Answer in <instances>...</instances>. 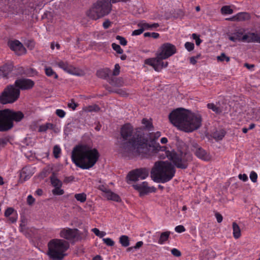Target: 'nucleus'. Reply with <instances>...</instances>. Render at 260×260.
<instances>
[{
    "label": "nucleus",
    "mask_w": 260,
    "mask_h": 260,
    "mask_svg": "<svg viewBox=\"0 0 260 260\" xmlns=\"http://www.w3.org/2000/svg\"><path fill=\"white\" fill-rule=\"evenodd\" d=\"M60 152H61V149L58 146L55 145V146H54L53 153V155L55 158H57L59 157V155L60 153Z\"/></svg>",
    "instance_id": "obj_38"
},
{
    "label": "nucleus",
    "mask_w": 260,
    "mask_h": 260,
    "mask_svg": "<svg viewBox=\"0 0 260 260\" xmlns=\"http://www.w3.org/2000/svg\"><path fill=\"white\" fill-rule=\"evenodd\" d=\"M45 70V74L47 76L51 77L52 76H54V79L58 78V75L55 72L53 71L51 67H46Z\"/></svg>",
    "instance_id": "obj_32"
},
{
    "label": "nucleus",
    "mask_w": 260,
    "mask_h": 260,
    "mask_svg": "<svg viewBox=\"0 0 260 260\" xmlns=\"http://www.w3.org/2000/svg\"><path fill=\"white\" fill-rule=\"evenodd\" d=\"M193 147L194 149L192 150L197 157L205 161H209L211 159V157L210 154L199 146L198 144H193Z\"/></svg>",
    "instance_id": "obj_14"
},
{
    "label": "nucleus",
    "mask_w": 260,
    "mask_h": 260,
    "mask_svg": "<svg viewBox=\"0 0 260 260\" xmlns=\"http://www.w3.org/2000/svg\"><path fill=\"white\" fill-rule=\"evenodd\" d=\"M50 179L51 184L54 187L62 186V182L56 177L54 173H52V175L50 177Z\"/></svg>",
    "instance_id": "obj_27"
},
{
    "label": "nucleus",
    "mask_w": 260,
    "mask_h": 260,
    "mask_svg": "<svg viewBox=\"0 0 260 260\" xmlns=\"http://www.w3.org/2000/svg\"><path fill=\"white\" fill-rule=\"evenodd\" d=\"M69 247V243L64 240L52 239L48 243L47 255L52 260H62L67 255L65 252Z\"/></svg>",
    "instance_id": "obj_5"
},
{
    "label": "nucleus",
    "mask_w": 260,
    "mask_h": 260,
    "mask_svg": "<svg viewBox=\"0 0 260 260\" xmlns=\"http://www.w3.org/2000/svg\"><path fill=\"white\" fill-rule=\"evenodd\" d=\"M207 108L212 110L216 114L219 115L222 113H226L228 111V107L226 104L209 103L207 104Z\"/></svg>",
    "instance_id": "obj_16"
},
{
    "label": "nucleus",
    "mask_w": 260,
    "mask_h": 260,
    "mask_svg": "<svg viewBox=\"0 0 260 260\" xmlns=\"http://www.w3.org/2000/svg\"><path fill=\"white\" fill-rule=\"evenodd\" d=\"M119 242L123 247H127L129 245V240L128 236L122 235L119 238Z\"/></svg>",
    "instance_id": "obj_30"
},
{
    "label": "nucleus",
    "mask_w": 260,
    "mask_h": 260,
    "mask_svg": "<svg viewBox=\"0 0 260 260\" xmlns=\"http://www.w3.org/2000/svg\"><path fill=\"white\" fill-rule=\"evenodd\" d=\"M87 235V231L84 233L81 232L77 229L66 228L62 229L59 233L61 238L68 240H74L75 241H81L85 239Z\"/></svg>",
    "instance_id": "obj_8"
},
{
    "label": "nucleus",
    "mask_w": 260,
    "mask_h": 260,
    "mask_svg": "<svg viewBox=\"0 0 260 260\" xmlns=\"http://www.w3.org/2000/svg\"><path fill=\"white\" fill-rule=\"evenodd\" d=\"M14 212V210L13 208H8L5 212V216L7 217L10 216L11 215H13Z\"/></svg>",
    "instance_id": "obj_47"
},
{
    "label": "nucleus",
    "mask_w": 260,
    "mask_h": 260,
    "mask_svg": "<svg viewBox=\"0 0 260 260\" xmlns=\"http://www.w3.org/2000/svg\"><path fill=\"white\" fill-rule=\"evenodd\" d=\"M111 72V70L109 68H105L98 70L96 73V75L100 78L108 81L110 78L109 76Z\"/></svg>",
    "instance_id": "obj_21"
},
{
    "label": "nucleus",
    "mask_w": 260,
    "mask_h": 260,
    "mask_svg": "<svg viewBox=\"0 0 260 260\" xmlns=\"http://www.w3.org/2000/svg\"><path fill=\"white\" fill-rule=\"evenodd\" d=\"M250 179L251 181L253 183H255L257 181V175L254 171H252L250 174Z\"/></svg>",
    "instance_id": "obj_44"
},
{
    "label": "nucleus",
    "mask_w": 260,
    "mask_h": 260,
    "mask_svg": "<svg viewBox=\"0 0 260 260\" xmlns=\"http://www.w3.org/2000/svg\"><path fill=\"white\" fill-rule=\"evenodd\" d=\"M100 157L99 151L87 145L76 146L72 152V159L76 166L82 169L92 167Z\"/></svg>",
    "instance_id": "obj_3"
},
{
    "label": "nucleus",
    "mask_w": 260,
    "mask_h": 260,
    "mask_svg": "<svg viewBox=\"0 0 260 260\" xmlns=\"http://www.w3.org/2000/svg\"><path fill=\"white\" fill-rule=\"evenodd\" d=\"M10 49L14 51L17 55H22L25 54L26 50L23 44L18 40H14L8 42Z\"/></svg>",
    "instance_id": "obj_12"
},
{
    "label": "nucleus",
    "mask_w": 260,
    "mask_h": 260,
    "mask_svg": "<svg viewBox=\"0 0 260 260\" xmlns=\"http://www.w3.org/2000/svg\"><path fill=\"white\" fill-rule=\"evenodd\" d=\"M175 230V231L178 233H182L185 231V228L183 225H178V226H176Z\"/></svg>",
    "instance_id": "obj_54"
},
{
    "label": "nucleus",
    "mask_w": 260,
    "mask_h": 260,
    "mask_svg": "<svg viewBox=\"0 0 260 260\" xmlns=\"http://www.w3.org/2000/svg\"><path fill=\"white\" fill-rule=\"evenodd\" d=\"M143 244V242L142 241H139L138 242L135 246H134L135 249H138L140 248Z\"/></svg>",
    "instance_id": "obj_61"
},
{
    "label": "nucleus",
    "mask_w": 260,
    "mask_h": 260,
    "mask_svg": "<svg viewBox=\"0 0 260 260\" xmlns=\"http://www.w3.org/2000/svg\"><path fill=\"white\" fill-rule=\"evenodd\" d=\"M244 67H246L248 69L251 70L254 67V65L252 64H249L247 63H244Z\"/></svg>",
    "instance_id": "obj_62"
},
{
    "label": "nucleus",
    "mask_w": 260,
    "mask_h": 260,
    "mask_svg": "<svg viewBox=\"0 0 260 260\" xmlns=\"http://www.w3.org/2000/svg\"><path fill=\"white\" fill-rule=\"evenodd\" d=\"M176 52L177 49L175 45L170 43H165L159 47L156 53L159 54L160 58L167 59Z\"/></svg>",
    "instance_id": "obj_9"
},
{
    "label": "nucleus",
    "mask_w": 260,
    "mask_h": 260,
    "mask_svg": "<svg viewBox=\"0 0 260 260\" xmlns=\"http://www.w3.org/2000/svg\"><path fill=\"white\" fill-rule=\"evenodd\" d=\"M4 111V132L11 129L14 126L13 122H19L24 117V114L20 111H15L5 109Z\"/></svg>",
    "instance_id": "obj_6"
},
{
    "label": "nucleus",
    "mask_w": 260,
    "mask_h": 260,
    "mask_svg": "<svg viewBox=\"0 0 260 260\" xmlns=\"http://www.w3.org/2000/svg\"><path fill=\"white\" fill-rule=\"evenodd\" d=\"M74 179V177L72 176L69 177H66L63 180L64 183H68L72 181Z\"/></svg>",
    "instance_id": "obj_58"
},
{
    "label": "nucleus",
    "mask_w": 260,
    "mask_h": 260,
    "mask_svg": "<svg viewBox=\"0 0 260 260\" xmlns=\"http://www.w3.org/2000/svg\"><path fill=\"white\" fill-rule=\"evenodd\" d=\"M35 85L34 82L29 79L22 78L15 82V86L18 89L28 90L32 88Z\"/></svg>",
    "instance_id": "obj_13"
},
{
    "label": "nucleus",
    "mask_w": 260,
    "mask_h": 260,
    "mask_svg": "<svg viewBox=\"0 0 260 260\" xmlns=\"http://www.w3.org/2000/svg\"><path fill=\"white\" fill-rule=\"evenodd\" d=\"M111 22L109 20H106L103 24V26L104 28L107 29L111 25Z\"/></svg>",
    "instance_id": "obj_57"
},
{
    "label": "nucleus",
    "mask_w": 260,
    "mask_h": 260,
    "mask_svg": "<svg viewBox=\"0 0 260 260\" xmlns=\"http://www.w3.org/2000/svg\"><path fill=\"white\" fill-rule=\"evenodd\" d=\"M215 216L216 218V219H217V221L218 222V223H220L222 222V219H223V217H222V216L221 214H220V213H216L215 214Z\"/></svg>",
    "instance_id": "obj_56"
},
{
    "label": "nucleus",
    "mask_w": 260,
    "mask_h": 260,
    "mask_svg": "<svg viewBox=\"0 0 260 260\" xmlns=\"http://www.w3.org/2000/svg\"><path fill=\"white\" fill-rule=\"evenodd\" d=\"M142 128L138 127L134 130L130 123H126L120 128V137L118 141L119 152L123 156L145 157L149 155L150 149L152 148L154 153H158L161 159L168 158L177 168L185 169L188 163L192 159L191 154L188 152L166 150L165 146H161L158 143L151 146L149 144V139L152 142L161 136L160 132L145 134Z\"/></svg>",
    "instance_id": "obj_1"
},
{
    "label": "nucleus",
    "mask_w": 260,
    "mask_h": 260,
    "mask_svg": "<svg viewBox=\"0 0 260 260\" xmlns=\"http://www.w3.org/2000/svg\"><path fill=\"white\" fill-rule=\"evenodd\" d=\"M98 188L105 193V194H106L107 193V192H108L110 189L107 188L104 185H100L98 187Z\"/></svg>",
    "instance_id": "obj_52"
},
{
    "label": "nucleus",
    "mask_w": 260,
    "mask_h": 260,
    "mask_svg": "<svg viewBox=\"0 0 260 260\" xmlns=\"http://www.w3.org/2000/svg\"><path fill=\"white\" fill-rule=\"evenodd\" d=\"M9 220L11 221V223H14L17 220V215H14V214L12 215L11 217H10L9 218Z\"/></svg>",
    "instance_id": "obj_60"
},
{
    "label": "nucleus",
    "mask_w": 260,
    "mask_h": 260,
    "mask_svg": "<svg viewBox=\"0 0 260 260\" xmlns=\"http://www.w3.org/2000/svg\"><path fill=\"white\" fill-rule=\"evenodd\" d=\"M244 31L242 29L236 30L235 31L229 35V39L233 42L242 41L243 42V36L244 35Z\"/></svg>",
    "instance_id": "obj_19"
},
{
    "label": "nucleus",
    "mask_w": 260,
    "mask_h": 260,
    "mask_svg": "<svg viewBox=\"0 0 260 260\" xmlns=\"http://www.w3.org/2000/svg\"><path fill=\"white\" fill-rule=\"evenodd\" d=\"M144 30V28H141L135 30L133 31L132 35L137 36L141 34Z\"/></svg>",
    "instance_id": "obj_55"
},
{
    "label": "nucleus",
    "mask_w": 260,
    "mask_h": 260,
    "mask_svg": "<svg viewBox=\"0 0 260 260\" xmlns=\"http://www.w3.org/2000/svg\"><path fill=\"white\" fill-rule=\"evenodd\" d=\"M14 85H8L0 95V103L2 104L13 103L19 97L20 90Z\"/></svg>",
    "instance_id": "obj_7"
},
{
    "label": "nucleus",
    "mask_w": 260,
    "mask_h": 260,
    "mask_svg": "<svg viewBox=\"0 0 260 260\" xmlns=\"http://www.w3.org/2000/svg\"><path fill=\"white\" fill-rule=\"evenodd\" d=\"M54 125L51 123H46L45 124L41 125L39 126V132H45L48 129H53Z\"/></svg>",
    "instance_id": "obj_31"
},
{
    "label": "nucleus",
    "mask_w": 260,
    "mask_h": 260,
    "mask_svg": "<svg viewBox=\"0 0 260 260\" xmlns=\"http://www.w3.org/2000/svg\"><path fill=\"white\" fill-rule=\"evenodd\" d=\"M190 62L192 64H195L197 63V60L194 56L190 58Z\"/></svg>",
    "instance_id": "obj_64"
},
{
    "label": "nucleus",
    "mask_w": 260,
    "mask_h": 260,
    "mask_svg": "<svg viewBox=\"0 0 260 260\" xmlns=\"http://www.w3.org/2000/svg\"><path fill=\"white\" fill-rule=\"evenodd\" d=\"M4 111L0 110V132H4Z\"/></svg>",
    "instance_id": "obj_40"
},
{
    "label": "nucleus",
    "mask_w": 260,
    "mask_h": 260,
    "mask_svg": "<svg viewBox=\"0 0 260 260\" xmlns=\"http://www.w3.org/2000/svg\"><path fill=\"white\" fill-rule=\"evenodd\" d=\"M221 12L223 14H231L233 13V10L230 6H224L221 8Z\"/></svg>",
    "instance_id": "obj_35"
},
{
    "label": "nucleus",
    "mask_w": 260,
    "mask_h": 260,
    "mask_svg": "<svg viewBox=\"0 0 260 260\" xmlns=\"http://www.w3.org/2000/svg\"><path fill=\"white\" fill-rule=\"evenodd\" d=\"M142 123L144 125V128L148 131H151L153 129L152 123L151 121L146 118H143L142 120Z\"/></svg>",
    "instance_id": "obj_29"
},
{
    "label": "nucleus",
    "mask_w": 260,
    "mask_h": 260,
    "mask_svg": "<svg viewBox=\"0 0 260 260\" xmlns=\"http://www.w3.org/2000/svg\"><path fill=\"white\" fill-rule=\"evenodd\" d=\"M52 193L54 195H62L64 193V190L61 189V187H56L52 190Z\"/></svg>",
    "instance_id": "obj_39"
},
{
    "label": "nucleus",
    "mask_w": 260,
    "mask_h": 260,
    "mask_svg": "<svg viewBox=\"0 0 260 260\" xmlns=\"http://www.w3.org/2000/svg\"><path fill=\"white\" fill-rule=\"evenodd\" d=\"M87 112H98L100 108L97 105H93L86 107L85 109Z\"/></svg>",
    "instance_id": "obj_34"
},
{
    "label": "nucleus",
    "mask_w": 260,
    "mask_h": 260,
    "mask_svg": "<svg viewBox=\"0 0 260 260\" xmlns=\"http://www.w3.org/2000/svg\"><path fill=\"white\" fill-rule=\"evenodd\" d=\"M169 118L175 126L186 133L192 132L202 126L201 114L182 108L172 111L169 115Z\"/></svg>",
    "instance_id": "obj_2"
},
{
    "label": "nucleus",
    "mask_w": 260,
    "mask_h": 260,
    "mask_svg": "<svg viewBox=\"0 0 260 260\" xmlns=\"http://www.w3.org/2000/svg\"><path fill=\"white\" fill-rule=\"evenodd\" d=\"M116 39L119 41L120 44L122 46H125L127 44V41L126 39L120 36H117Z\"/></svg>",
    "instance_id": "obj_42"
},
{
    "label": "nucleus",
    "mask_w": 260,
    "mask_h": 260,
    "mask_svg": "<svg viewBox=\"0 0 260 260\" xmlns=\"http://www.w3.org/2000/svg\"><path fill=\"white\" fill-rule=\"evenodd\" d=\"M232 228L233 230L234 237L236 239H239L241 236V230L239 226L236 222H234L232 224Z\"/></svg>",
    "instance_id": "obj_26"
},
{
    "label": "nucleus",
    "mask_w": 260,
    "mask_h": 260,
    "mask_svg": "<svg viewBox=\"0 0 260 260\" xmlns=\"http://www.w3.org/2000/svg\"><path fill=\"white\" fill-rule=\"evenodd\" d=\"M243 42L260 43V35L254 32H251L248 35L245 34L243 36Z\"/></svg>",
    "instance_id": "obj_18"
},
{
    "label": "nucleus",
    "mask_w": 260,
    "mask_h": 260,
    "mask_svg": "<svg viewBox=\"0 0 260 260\" xmlns=\"http://www.w3.org/2000/svg\"><path fill=\"white\" fill-rule=\"evenodd\" d=\"M91 231L97 236H98V235L100 234V231L97 228H93L91 230Z\"/></svg>",
    "instance_id": "obj_63"
},
{
    "label": "nucleus",
    "mask_w": 260,
    "mask_h": 260,
    "mask_svg": "<svg viewBox=\"0 0 260 260\" xmlns=\"http://www.w3.org/2000/svg\"><path fill=\"white\" fill-rule=\"evenodd\" d=\"M110 84L114 86L120 87L123 86V82L121 78L116 77H110L108 80Z\"/></svg>",
    "instance_id": "obj_23"
},
{
    "label": "nucleus",
    "mask_w": 260,
    "mask_h": 260,
    "mask_svg": "<svg viewBox=\"0 0 260 260\" xmlns=\"http://www.w3.org/2000/svg\"><path fill=\"white\" fill-rule=\"evenodd\" d=\"M149 174V169L146 168H142L130 171L127 174L126 178L129 181H137L139 179H145L148 176Z\"/></svg>",
    "instance_id": "obj_10"
},
{
    "label": "nucleus",
    "mask_w": 260,
    "mask_h": 260,
    "mask_svg": "<svg viewBox=\"0 0 260 260\" xmlns=\"http://www.w3.org/2000/svg\"><path fill=\"white\" fill-rule=\"evenodd\" d=\"M226 132L224 130L221 129L216 130L212 133V137L216 141L221 140L224 137Z\"/></svg>",
    "instance_id": "obj_25"
},
{
    "label": "nucleus",
    "mask_w": 260,
    "mask_h": 260,
    "mask_svg": "<svg viewBox=\"0 0 260 260\" xmlns=\"http://www.w3.org/2000/svg\"><path fill=\"white\" fill-rule=\"evenodd\" d=\"M156 56L154 58H150L145 59V63L152 66L155 71L159 72L163 68H166L168 65L167 61H164V59L160 58L159 54L156 53Z\"/></svg>",
    "instance_id": "obj_11"
},
{
    "label": "nucleus",
    "mask_w": 260,
    "mask_h": 260,
    "mask_svg": "<svg viewBox=\"0 0 260 260\" xmlns=\"http://www.w3.org/2000/svg\"><path fill=\"white\" fill-rule=\"evenodd\" d=\"M110 91L111 92L116 93H117L121 96H126L127 95L126 92L124 90H123L122 89H116L115 90H111Z\"/></svg>",
    "instance_id": "obj_45"
},
{
    "label": "nucleus",
    "mask_w": 260,
    "mask_h": 260,
    "mask_svg": "<svg viewBox=\"0 0 260 260\" xmlns=\"http://www.w3.org/2000/svg\"><path fill=\"white\" fill-rule=\"evenodd\" d=\"M104 242L109 246H113L114 245V242L111 238H104L103 239Z\"/></svg>",
    "instance_id": "obj_41"
},
{
    "label": "nucleus",
    "mask_w": 260,
    "mask_h": 260,
    "mask_svg": "<svg viewBox=\"0 0 260 260\" xmlns=\"http://www.w3.org/2000/svg\"><path fill=\"white\" fill-rule=\"evenodd\" d=\"M35 201V199L31 195H29L27 198V203L29 205H32Z\"/></svg>",
    "instance_id": "obj_53"
},
{
    "label": "nucleus",
    "mask_w": 260,
    "mask_h": 260,
    "mask_svg": "<svg viewBox=\"0 0 260 260\" xmlns=\"http://www.w3.org/2000/svg\"><path fill=\"white\" fill-rule=\"evenodd\" d=\"M217 59L218 61L221 62L224 61L229 62L230 60V58L227 56L224 53H221L220 55L217 57Z\"/></svg>",
    "instance_id": "obj_36"
},
{
    "label": "nucleus",
    "mask_w": 260,
    "mask_h": 260,
    "mask_svg": "<svg viewBox=\"0 0 260 260\" xmlns=\"http://www.w3.org/2000/svg\"><path fill=\"white\" fill-rule=\"evenodd\" d=\"M120 67L118 64H116L114 67V69L113 71L112 75L113 76H117L119 74Z\"/></svg>",
    "instance_id": "obj_48"
},
{
    "label": "nucleus",
    "mask_w": 260,
    "mask_h": 260,
    "mask_svg": "<svg viewBox=\"0 0 260 260\" xmlns=\"http://www.w3.org/2000/svg\"><path fill=\"white\" fill-rule=\"evenodd\" d=\"M170 234L171 232L169 231H166L161 233L158 239V243L160 244H162L165 242H166L168 240L170 236Z\"/></svg>",
    "instance_id": "obj_28"
},
{
    "label": "nucleus",
    "mask_w": 260,
    "mask_h": 260,
    "mask_svg": "<svg viewBox=\"0 0 260 260\" xmlns=\"http://www.w3.org/2000/svg\"><path fill=\"white\" fill-rule=\"evenodd\" d=\"M250 18V15L248 13L246 12H241L237 14L236 15L229 18L228 20L231 21H244L248 20Z\"/></svg>",
    "instance_id": "obj_22"
},
{
    "label": "nucleus",
    "mask_w": 260,
    "mask_h": 260,
    "mask_svg": "<svg viewBox=\"0 0 260 260\" xmlns=\"http://www.w3.org/2000/svg\"><path fill=\"white\" fill-rule=\"evenodd\" d=\"M1 67L5 78H8L17 74V73L15 72V69H14V67L12 64H5Z\"/></svg>",
    "instance_id": "obj_17"
},
{
    "label": "nucleus",
    "mask_w": 260,
    "mask_h": 260,
    "mask_svg": "<svg viewBox=\"0 0 260 260\" xmlns=\"http://www.w3.org/2000/svg\"><path fill=\"white\" fill-rule=\"evenodd\" d=\"M8 142L9 140L6 138H0V149L4 147Z\"/></svg>",
    "instance_id": "obj_49"
},
{
    "label": "nucleus",
    "mask_w": 260,
    "mask_h": 260,
    "mask_svg": "<svg viewBox=\"0 0 260 260\" xmlns=\"http://www.w3.org/2000/svg\"><path fill=\"white\" fill-rule=\"evenodd\" d=\"M239 178L240 179L243 180V181H246L248 180V177L245 174H239Z\"/></svg>",
    "instance_id": "obj_59"
},
{
    "label": "nucleus",
    "mask_w": 260,
    "mask_h": 260,
    "mask_svg": "<svg viewBox=\"0 0 260 260\" xmlns=\"http://www.w3.org/2000/svg\"><path fill=\"white\" fill-rule=\"evenodd\" d=\"M75 198L81 203H84L86 200V194L85 193H77L75 195Z\"/></svg>",
    "instance_id": "obj_33"
},
{
    "label": "nucleus",
    "mask_w": 260,
    "mask_h": 260,
    "mask_svg": "<svg viewBox=\"0 0 260 260\" xmlns=\"http://www.w3.org/2000/svg\"><path fill=\"white\" fill-rule=\"evenodd\" d=\"M71 103H68V107L69 108H71L72 110H75L78 106V104L75 103L74 99H71Z\"/></svg>",
    "instance_id": "obj_46"
},
{
    "label": "nucleus",
    "mask_w": 260,
    "mask_h": 260,
    "mask_svg": "<svg viewBox=\"0 0 260 260\" xmlns=\"http://www.w3.org/2000/svg\"><path fill=\"white\" fill-rule=\"evenodd\" d=\"M56 114L60 118H63L66 115V112L61 109H57L56 110Z\"/></svg>",
    "instance_id": "obj_51"
},
{
    "label": "nucleus",
    "mask_w": 260,
    "mask_h": 260,
    "mask_svg": "<svg viewBox=\"0 0 260 260\" xmlns=\"http://www.w3.org/2000/svg\"><path fill=\"white\" fill-rule=\"evenodd\" d=\"M133 187L139 192L141 196L149 192H155L156 190L155 188L154 187H149L148 186V183L146 181L141 184H134L133 185Z\"/></svg>",
    "instance_id": "obj_15"
},
{
    "label": "nucleus",
    "mask_w": 260,
    "mask_h": 260,
    "mask_svg": "<svg viewBox=\"0 0 260 260\" xmlns=\"http://www.w3.org/2000/svg\"><path fill=\"white\" fill-rule=\"evenodd\" d=\"M175 166L176 167L168 161H156L150 171L151 179L157 183L169 181L175 176Z\"/></svg>",
    "instance_id": "obj_4"
},
{
    "label": "nucleus",
    "mask_w": 260,
    "mask_h": 260,
    "mask_svg": "<svg viewBox=\"0 0 260 260\" xmlns=\"http://www.w3.org/2000/svg\"><path fill=\"white\" fill-rule=\"evenodd\" d=\"M185 47L186 49V50L188 51H191L193 50L194 45L193 43L191 42H186L185 44Z\"/></svg>",
    "instance_id": "obj_43"
},
{
    "label": "nucleus",
    "mask_w": 260,
    "mask_h": 260,
    "mask_svg": "<svg viewBox=\"0 0 260 260\" xmlns=\"http://www.w3.org/2000/svg\"><path fill=\"white\" fill-rule=\"evenodd\" d=\"M171 253L172 254L176 257H179L181 255V252L176 248H173L171 250Z\"/></svg>",
    "instance_id": "obj_50"
},
{
    "label": "nucleus",
    "mask_w": 260,
    "mask_h": 260,
    "mask_svg": "<svg viewBox=\"0 0 260 260\" xmlns=\"http://www.w3.org/2000/svg\"><path fill=\"white\" fill-rule=\"evenodd\" d=\"M112 47L113 49L118 54H122L123 52V50L121 49V47L116 43H113L112 44Z\"/></svg>",
    "instance_id": "obj_37"
},
{
    "label": "nucleus",
    "mask_w": 260,
    "mask_h": 260,
    "mask_svg": "<svg viewBox=\"0 0 260 260\" xmlns=\"http://www.w3.org/2000/svg\"><path fill=\"white\" fill-rule=\"evenodd\" d=\"M104 197L109 200H112L117 202H120L121 201L120 197L111 190L107 192V193L105 194Z\"/></svg>",
    "instance_id": "obj_24"
},
{
    "label": "nucleus",
    "mask_w": 260,
    "mask_h": 260,
    "mask_svg": "<svg viewBox=\"0 0 260 260\" xmlns=\"http://www.w3.org/2000/svg\"><path fill=\"white\" fill-rule=\"evenodd\" d=\"M58 66L62 69L64 71L73 75H80L79 73H77L75 71V69L71 66H69L67 62H63L60 61L57 63Z\"/></svg>",
    "instance_id": "obj_20"
}]
</instances>
